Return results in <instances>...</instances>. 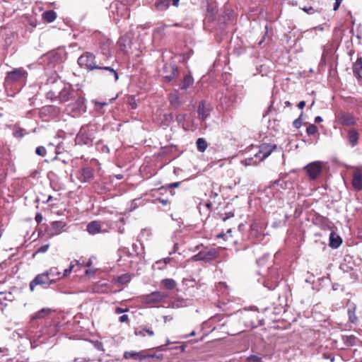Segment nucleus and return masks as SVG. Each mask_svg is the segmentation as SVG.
<instances>
[{"instance_id":"obj_19","label":"nucleus","mask_w":362,"mask_h":362,"mask_svg":"<svg viewBox=\"0 0 362 362\" xmlns=\"http://www.w3.org/2000/svg\"><path fill=\"white\" fill-rule=\"evenodd\" d=\"M98 70L103 71L104 76H105L108 78H113L114 81H115V82L119 78V76H118V74L117 73V71L111 66L105 65V63L103 62L100 65Z\"/></svg>"},{"instance_id":"obj_34","label":"nucleus","mask_w":362,"mask_h":362,"mask_svg":"<svg viewBox=\"0 0 362 362\" xmlns=\"http://www.w3.org/2000/svg\"><path fill=\"white\" fill-rule=\"evenodd\" d=\"M161 285L166 289L171 290L174 288L177 284L175 280L172 279H165L162 280Z\"/></svg>"},{"instance_id":"obj_64","label":"nucleus","mask_w":362,"mask_h":362,"mask_svg":"<svg viewBox=\"0 0 362 362\" xmlns=\"http://www.w3.org/2000/svg\"><path fill=\"white\" fill-rule=\"evenodd\" d=\"M123 311L124 310L122 308H116V313H118V314L122 313Z\"/></svg>"},{"instance_id":"obj_33","label":"nucleus","mask_w":362,"mask_h":362,"mask_svg":"<svg viewBox=\"0 0 362 362\" xmlns=\"http://www.w3.org/2000/svg\"><path fill=\"white\" fill-rule=\"evenodd\" d=\"M131 279V276L129 273H124L121 276H118L117 279H115V281L118 285H124L128 282H129Z\"/></svg>"},{"instance_id":"obj_26","label":"nucleus","mask_w":362,"mask_h":362,"mask_svg":"<svg viewBox=\"0 0 362 362\" xmlns=\"http://www.w3.org/2000/svg\"><path fill=\"white\" fill-rule=\"evenodd\" d=\"M168 99H169V102H170V105L174 108L177 109L180 106L181 101H180V95H179V93L177 90H175V92L170 93L168 95Z\"/></svg>"},{"instance_id":"obj_29","label":"nucleus","mask_w":362,"mask_h":362,"mask_svg":"<svg viewBox=\"0 0 362 362\" xmlns=\"http://www.w3.org/2000/svg\"><path fill=\"white\" fill-rule=\"evenodd\" d=\"M194 83V78L192 76L189 74L184 76L183 79L182 80L180 87L182 90H187L188 88H189Z\"/></svg>"},{"instance_id":"obj_21","label":"nucleus","mask_w":362,"mask_h":362,"mask_svg":"<svg viewBox=\"0 0 362 362\" xmlns=\"http://www.w3.org/2000/svg\"><path fill=\"white\" fill-rule=\"evenodd\" d=\"M352 185L357 191L362 189V173L359 170L354 171L353 174Z\"/></svg>"},{"instance_id":"obj_32","label":"nucleus","mask_w":362,"mask_h":362,"mask_svg":"<svg viewBox=\"0 0 362 362\" xmlns=\"http://www.w3.org/2000/svg\"><path fill=\"white\" fill-rule=\"evenodd\" d=\"M65 226L66 224L62 221H53L52 223V227L54 230V232L52 233L51 235L59 234Z\"/></svg>"},{"instance_id":"obj_36","label":"nucleus","mask_w":362,"mask_h":362,"mask_svg":"<svg viewBox=\"0 0 362 362\" xmlns=\"http://www.w3.org/2000/svg\"><path fill=\"white\" fill-rule=\"evenodd\" d=\"M197 150L199 152H204L208 146L206 141L203 138H199L196 142Z\"/></svg>"},{"instance_id":"obj_46","label":"nucleus","mask_w":362,"mask_h":362,"mask_svg":"<svg viewBox=\"0 0 362 362\" xmlns=\"http://www.w3.org/2000/svg\"><path fill=\"white\" fill-rule=\"evenodd\" d=\"M49 244L42 245L41 247H40L38 248V250H37V252L43 253V252H47L49 248Z\"/></svg>"},{"instance_id":"obj_24","label":"nucleus","mask_w":362,"mask_h":362,"mask_svg":"<svg viewBox=\"0 0 362 362\" xmlns=\"http://www.w3.org/2000/svg\"><path fill=\"white\" fill-rule=\"evenodd\" d=\"M172 262V259L170 257H166L163 259H160L156 261L153 265L152 269L153 270H163L167 269V265L170 264Z\"/></svg>"},{"instance_id":"obj_10","label":"nucleus","mask_w":362,"mask_h":362,"mask_svg":"<svg viewBox=\"0 0 362 362\" xmlns=\"http://www.w3.org/2000/svg\"><path fill=\"white\" fill-rule=\"evenodd\" d=\"M163 81L170 83L178 76V67L176 64L170 63L165 64L163 68Z\"/></svg>"},{"instance_id":"obj_43","label":"nucleus","mask_w":362,"mask_h":362,"mask_svg":"<svg viewBox=\"0 0 362 362\" xmlns=\"http://www.w3.org/2000/svg\"><path fill=\"white\" fill-rule=\"evenodd\" d=\"M186 115L180 114L177 116L176 120L180 125L184 126V122L185 120Z\"/></svg>"},{"instance_id":"obj_53","label":"nucleus","mask_w":362,"mask_h":362,"mask_svg":"<svg viewBox=\"0 0 362 362\" xmlns=\"http://www.w3.org/2000/svg\"><path fill=\"white\" fill-rule=\"evenodd\" d=\"M341 3V2L340 1L335 0V3H334V6H333V10L334 11H337L339 9V7Z\"/></svg>"},{"instance_id":"obj_16","label":"nucleus","mask_w":362,"mask_h":362,"mask_svg":"<svg viewBox=\"0 0 362 362\" xmlns=\"http://www.w3.org/2000/svg\"><path fill=\"white\" fill-rule=\"evenodd\" d=\"M276 148V145H269L263 144L259 146V151L255 154V157L259 158V161H262L270 156L272 152Z\"/></svg>"},{"instance_id":"obj_48","label":"nucleus","mask_w":362,"mask_h":362,"mask_svg":"<svg viewBox=\"0 0 362 362\" xmlns=\"http://www.w3.org/2000/svg\"><path fill=\"white\" fill-rule=\"evenodd\" d=\"M145 330H144V327H141L140 329H136L135 331V334L137 336L145 337Z\"/></svg>"},{"instance_id":"obj_20","label":"nucleus","mask_w":362,"mask_h":362,"mask_svg":"<svg viewBox=\"0 0 362 362\" xmlns=\"http://www.w3.org/2000/svg\"><path fill=\"white\" fill-rule=\"evenodd\" d=\"M210 110L211 108L209 105L206 104V102L204 100L201 101L199 104L197 110L199 117L202 120H204L209 115Z\"/></svg>"},{"instance_id":"obj_40","label":"nucleus","mask_w":362,"mask_h":362,"mask_svg":"<svg viewBox=\"0 0 362 362\" xmlns=\"http://www.w3.org/2000/svg\"><path fill=\"white\" fill-rule=\"evenodd\" d=\"M303 113L301 112L300 116L296 119L293 122V126L296 128V129H299L301 125H302V116H303Z\"/></svg>"},{"instance_id":"obj_3","label":"nucleus","mask_w":362,"mask_h":362,"mask_svg":"<svg viewBox=\"0 0 362 362\" xmlns=\"http://www.w3.org/2000/svg\"><path fill=\"white\" fill-rule=\"evenodd\" d=\"M97 133L96 128L91 124L83 125L75 138L76 145L90 146L93 144Z\"/></svg>"},{"instance_id":"obj_23","label":"nucleus","mask_w":362,"mask_h":362,"mask_svg":"<svg viewBox=\"0 0 362 362\" xmlns=\"http://www.w3.org/2000/svg\"><path fill=\"white\" fill-rule=\"evenodd\" d=\"M353 74L358 80L362 78V57H358L354 64Z\"/></svg>"},{"instance_id":"obj_17","label":"nucleus","mask_w":362,"mask_h":362,"mask_svg":"<svg viewBox=\"0 0 362 362\" xmlns=\"http://www.w3.org/2000/svg\"><path fill=\"white\" fill-rule=\"evenodd\" d=\"M314 223L324 230H332L334 227V223L329 218L321 215L315 216Z\"/></svg>"},{"instance_id":"obj_47","label":"nucleus","mask_w":362,"mask_h":362,"mask_svg":"<svg viewBox=\"0 0 362 362\" xmlns=\"http://www.w3.org/2000/svg\"><path fill=\"white\" fill-rule=\"evenodd\" d=\"M234 213L232 211H230L228 213L225 214V216L222 217L223 221H226L228 218L233 217Z\"/></svg>"},{"instance_id":"obj_14","label":"nucleus","mask_w":362,"mask_h":362,"mask_svg":"<svg viewBox=\"0 0 362 362\" xmlns=\"http://www.w3.org/2000/svg\"><path fill=\"white\" fill-rule=\"evenodd\" d=\"M126 6L124 2L115 0L110 5V9L112 13H116L118 17H125L128 15Z\"/></svg>"},{"instance_id":"obj_51","label":"nucleus","mask_w":362,"mask_h":362,"mask_svg":"<svg viewBox=\"0 0 362 362\" xmlns=\"http://www.w3.org/2000/svg\"><path fill=\"white\" fill-rule=\"evenodd\" d=\"M95 104L96 108H98V107H103L107 105L108 103H105V102L102 103V102L95 101Z\"/></svg>"},{"instance_id":"obj_54","label":"nucleus","mask_w":362,"mask_h":362,"mask_svg":"<svg viewBox=\"0 0 362 362\" xmlns=\"http://www.w3.org/2000/svg\"><path fill=\"white\" fill-rule=\"evenodd\" d=\"M144 330H145V334L146 333L148 336L152 337L154 335V332L153 330L144 327Z\"/></svg>"},{"instance_id":"obj_1","label":"nucleus","mask_w":362,"mask_h":362,"mask_svg":"<svg viewBox=\"0 0 362 362\" xmlns=\"http://www.w3.org/2000/svg\"><path fill=\"white\" fill-rule=\"evenodd\" d=\"M28 76V73L23 67L8 71L4 79L6 89L19 92L25 85Z\"/></svg>"},{"instance_id":"obj_45","label":"nucleus","mask_w":362,"mask_h":362,"mask_svg":"<svg viewBox=\"0 0 362 362\" xmlns=\"http://www.w3.org/2000/svg\"><path fill=\"white\" fill-rule=\"evenodd\" d=\"M315 30L323 31L324 30V28H323L322 25L315 26V27H313V28H312L310 29H308V30H305L304 32V33H312V32L315 31Z\"/></svg>"},{"instance_id":"obj_42","label":"nucleus","mask_w":362,"mask_h":362,"mask_svg":"<svg viewBox=\"0 0 362 362\" xmlns=\"http://www.w3.org/2000/svg\"><path fill=\"white\" fill-rule=\"evenodd\" d=\"M11 296V293H5L4 292H0V304L2 303L3 300H11V299L9 298Z\"/></svg>"},{"instance_id":"obj_60","label":"nucleus","mask_w":362,"mask_h":362,"mask_svg":"<svg viewBox=\"0 0 362 362\" xmlns=\"http://www.w3.org/2000/svg\"><path fill=\"white\" fill-rule=\"evenodd\" d=\"M158 201L164 206L167 205L168 203V199H159Z\"/></svg>"},{"instance_id":"obj_58","label":"nucleus","mask_w":362,"mask_h":362,"mask_svg":"<svg viewBox=\"0 0 362 362\" xmlns=\"http://www.w3.org/2000/svg\"><path fill=\"white\" fill-rule=\"evenodd\" d=\"M170 344V341L169 339L167 340L166 341V344L165 345H161L160 346L158 347V349L160 350V351H165V346L167 344Z\"/></svg>"},{"instance_id":"obj_4","label":"nucleus","mask_w":362,"mask_h":362,"mask_svg":"<svg viewBox=\"0 0 362 362\" xmlns=\"http://www.w3.org/2000/svg\"><path fill=\"white\" fill-rule=\"evenodd\" d=\"M61 273H40L30 282V288L33 291L34 287L40 285L44 288H47L52 284H55L62 277ZM66 276L64 273L63 276Z\"/></svg>"},{"instance_id":"obj_8","label":"nucleus","mask_w":362,"mask_h":362,"mask_svg":"<svg viewBox=\"0 0 362 362\" xmlns=\"http://www.w3.org/2000/svg\"><path fill=\"white\" fill-rule=\"evenodd\" d=\"M60 108L55 105H45L40 109L39 114L45 120L57 117L60 114Z\"/></svg>"},{"instance_id":"obj_9","label":"nucleus","mask_w":362,"mask_h":362,"mask_svg":"<svg viewBox=\"0 0 362 362\" xmlns=\"http://www.w3.org/2000/svg\"><path fill=\"white\" fill-rule=\"evenodd\" d=\"M81 90L74 89L71 86H65L59 93L58 98L62 103L69 102Z\"/></svg>"},{"instance_id":"obj_5","label":"nucleus","mask_w":362,"mask_h":362,"mask_svg":"<svg viewBox=\"0 0 362 362\" xmlns=\"http://www.w3.org/2000/svg\"><path fill=\"white\" fill-rule=\"evenodd\" d=\"M96 257H90L88 260L81 258L78 260H74L71 262L69 268H66L64 272H71L76 267V270H83L84 272H98L99 269L94 267Z\"/></svg>"},{"instance_id":"obj_55","label":"nucleus","mask_w":362,"mask_h":362,"mask_svg":"<svg viewBox=\"0 0 362 362\" xmlns=\"http://www.w3.org/2000/svg\"><path fill=\"white\" fill-rule=\"evenodd\" d=\"M13 134L16 137H21L23 136L22 130L15 131Z\"/></svg>"},{"instance_id":"obj_28","label":"nucleus","mask_w":362,"mask_h":362,"mask_svg":"<svg viewBox=\"0 0 362 362\" xmlns=\"http://www.w3.org/2000/svg\"><path fill=\"white\" fill-rule=\"evenodd\" d=\"M348 315L349 322L351 323H356L358 322V317L356 315V305L354 303H349Z\"/></svg>"},{"instance_id":"obj_7","label":"nucleus","mask_w":362,"mask_h":362,"mask_svg":"<svg viewBox=\"0 0 362 362\" xmlns=\"http://www.w3.org/2000/svg\"><path fill=\"white\" fill-rule=\"evenodd\" d=\"M40 59V63L52 67L54 66L55 64L60 63L62 61V53L58 50H52L42 56Z\"/></svg>"},{"instance_id":"obj_6","label":"nucleus","mask_w":362,"mask_h":362,"mask_svg":"<svg viewBox=\"0 0 362 362\" xmlns=\"http://www.w3.org/2000/svg\"><path fill=\"white\" fill-rule=\"evenodd\" d=\"M77 62L81 68L90 71L98 69L103 62L97 60L93 53L86 52L78 57Z\"/></svg>"},{"instance_id":"obj_44","label":"nucleus","mask_w":362,"mask_h":362,"mask_svg":"<svg viewBox=\"0 0 362 362\" xmlns=\"http://www.w3.org/2000/svg\"><path fill=\"white\" fill-rule=\"evenodd\" d=\"M301 9L304 12H305L306 13L310 14V15L315 13L316 11L315 9L312 6H308V7L304 6L303 8H301Z\"/></svg>"},{"instance_id":"obj_18","label":"nucleus","mask_w":362,"mask_h":362,"mask_svg":"<svg viewBox=\"0 0 362 362\" xmlns=\"http://www.w3.org/2000/svg\"><path fill=\"white\" fill-rule=\"evenodd\" d=\"M359 138L360 134L357 129L351 128L347 130L346 139L351 147H355L358 144Z\"/></svg>"},{"instance_id":"obj_59","label":"nucleus","mask_w":362,"mask_h":362,"mask_svg":"<svg viewBox=\"0 0 362 362\" xmlns=\"http://www.w3.org/2000/svg\"><path fill=\"white\" fill-rule=\"evenodd\" d=\"M322 120L323 119H322V117H320V116H317L315 118V123H320V122H322Z\"/></svg>"},{"instance_id":"obj_22","label":"nucleus","mask_w":362,"mask_h":362,"mask_svg":"<svg viewBox=\"0 0 362 362\" xmlns=\"http://www.w3.org/2000/svg\"><path fill=\"white\" fill-rule=\"evenodd\" d=\"M342 243L341 238L332 230L329 234V246L332 248L337 249Z\"/></svg>"},{"instance_id":"obj_57","label":"nucleus","mask_w":362,"mask_h":362,"mask_svg":"<svg viewBox=\"0 0 362 362\" xmlns=\"http://www.w3.org/2000/svg\"><path fill=\"white\" fill-rule=\"evenodd\" d=\"M305 102L303 100V101H300L298 103V107L299 109H303L305 107Z\"/></svg>"},{"instance_id":"obj_50","label":"nucleus","mask_w":362,"mask_h":362,"mask_svg":"<svg viewBox=\"0 0 362 362\" xmlns=\"http://www.w3.org/2000/svg\"><path fill=\"white\" fill-rule=\"evenodd\" d=\"M181 182H173V183H171V184H169L167 185V187L168 188H175V187H178L180 185Z\"/></svg>"},{"instance_id":"obj_31","label":"nucleus","mask_w":362,"mask_h":362,"mask_svg":"<svg viewBox=\"0 0 362 362\" xmlns=\"http://www.w3.org/2000/svg\"><path fill=\"white\" fill-rule=\"evenodd\" d=\"M42 18L47 23H52L57 18V13L53 10L46 11L42 13Z\"/></svg>"},{"instance_id":"obj_61","label":"nucleus","mask_w":362,"mask_h":362,"mask_svg":"<svg viewBox=\"0 0 362 362\" xmlns=\"http://www.w3.org/2000/svg\"><path fill=\"white\" fill-rule=\"evenodd\" d=\"M119 1H120V2H124V4H126V5L130 4L134 1V0H119Z\"/></svg>"},{"instance_id":"obj_56","label":"nucleus","mask_w":362,"mask_h":362,"mask_svg":"<svg viewBox=\"0 0 362 362\" xmlns=\"http://www.w3.org/2000/svg\"><path fill=\"white\" fill-rule=\"evenodd\" d=\"M145 233H146L148 235L150 234V231L148 230H146V229L141 230V231L140 233V235H139V237H141V236L144 235Z\"/></svg>"},{"instance_id":"obj_15","label":"nucleus","mask_w":362,"mask_h":362,"mask_svg":"<svg viewBox=\"0 0 362 362\" xmlns=\"http://www.w3.org/2000/svg\"><path fill=\"white\" fill-rule=\"evenodd\" d=\"M216 257V251L215 249H205L203 250H201L199 252H198L196 255L194 256V259L196 261H205L209 262L214 259H215Z\"/></svg>"},{"instance_id":"obj_27","label":"nucleus","mask_w":362,"mask_h":362,"mask_svg":"<svg viewBox=\"0 0 362 362\" xmlns=\"http://www.w3.org/2000/svg\"><path fill=\"white\" fill-rule=\"evenodd\" d=\"M81 176L83 182H90L93 178V171L89 167L83 168Z\"/></svg>"},{"instance_id":"obj_41","label":"nucleus","mask_w":362,"mask_h":362,"mask_svg":"<svg viewBox=\"0 0 362 362\" xmlns=\"http://www.w3.org/2000/svg\"><path fill=\"white\" fill-rule=\"evenodd\" d=\"M247 360L248 362H262V358L256 355L248 356Z\"/></svg>"},{"instance_id":"obj_39","label":"nucleus","mask_w":362,"mask_h":362,"mask_svg":"<svg viewBox=\"0 0 362 362\" xmlns=\"http://www.w3.org/2000/svg\"><path fill=\"white\" fill-rule=\"evenodd\" d=\"M35 153L41 157H44L47 154V150L44 146H40L36 148Z\"/></svg>"},{"instance_id":"obj_13","label":"nucleus","mask_w":362,"mask_h":362,"mask_svg":"<svg viewBox=\"0 0 362 362\" xmlns=\"http://www.w3.org/2000/svg\"><path fill=\"white\" fill-rule=\"evenodd\" d=\"M337 119L339 123L344 127H354L357 124L356 118L350 112H340L337 116Z\"/></svg>"},{"instance_id":"obj_11","label":"nucleus","mask_w":362,"mask_h":362,"mask_svg":"<svg viewBox=\"0 0 362 362\" xmlns=\"http://www.w3.org/2000/svg\"><path fill=\"white\" fill-rule=\"evenodd\" d=\"M308 177L310 180H315L322 170V165L320 161H314L304 167Z\"/></svg>"},{"instance_id":"obj_35","label":"nucleus","mask_w":362,"mask_h":362,"mask_svg":"<svg viewBox=\"0 0 362 362\" xmlns=\"http://www.w3.org/2000/svg\"><path fill=\"white\" fill-rule=\"evenodd\" d=\"M170 0H156L155 6L159 11H163L168 8Z\"/></svg>"},{"instance_id":"obj_38","label":"nucleus","mask_w":362,"mask_h":362,"mask_svg":"<svg viewBox=\"0 0 362 362\" xmlns=\"http://www.w3.org/2000/svg\"><path fill=\"white\" fill-rule=\"evenodd\" d=\"M318 132L317 126L315 124H310L306 129V133L308 135H314Z\"/></svg>"},{"instance_id":"obj_25","label":"nucleus","mask_w":362,"mask_h":362,"mask_svg":"<svg viewBox=\"0 0 362 362\" xmlns=\"http://www.w3.org/2000/svg\"><path fill=\"white\" fill-rule=\"evenodd\" d=\"M52 313V310L48 308H42L39 311L35 313L33 315L30 316L31 320H41L50 315Z\"/></svg>"},{"instance_id":"obj_12","label":"nucleus","mask_w":362,"mask_h":362,"mask_svg":"<svg viewBox=\"0 0 362 362\" xmlns=\"http://www.w3.org/2000/svg\"><path fill=\"white\" fill-rule=\"evenodd\" d=\"M168 295L167 293L160 291H155L143 296L142 302L148 305L158 303L168 298Z\"/></svg>"},{"instance_id":"obj_37","label":"nucleus","mask_w":362,"mask_h":362,"mask_svg":"<svg viewBox=\"0 0 362 362\" xmlns=\"http://www.w3.org/2000/svg\"><path fill=\"white\" fill-rule=\"evenodd\" d=\"M141 353L140 352H136V351H126L124 354V358L126 359H129L130 358H146V356H140Z\"/></svg>"},{"instance_id":"obj_63","label":"nucleus","mask_w":362,"mask_h":362,"mask_svg":"<svg viewBox=\"0 0 362 362\" xmlns=\"http://www.w3.org/2000/svg\"><path fill=\"white\" fill-rule=\"evenodd\" d=\"M179 1H180V0H173V5L174 6H178V4H179Z\"/></svg>"},{"instance_id":"obj_2","label":"nucleus","mask_w":362,"mask_h":362,"mask_svg":"<svg viewBox=\"0 0 362 362\" xmlns=\"http://www.w3.org/2000/svg\"><path fill=\"white\" fill-rule=\"evenodd\" d=\"M66 111L74 117L86 112L85 94L80 90L67 104Z\"/></svg>"},{"instance_id":"obj_49","label":"nucleus","mask_w":362,"mask_h":362,"mask_svg":"<svg viewBox=\"0 0 362 362\" xmlns=\"http://www.w3.org/2000/svg\"><path fill=\"white\" fill-rule=\"evenodd\" d=\"M35 218L37 223H40L43 220V216L40 213H37Z\"/></svg>"},{"instance_id":"obj_62","label":"nucleus","mask_w":362,"mask_h":362,"mask_svg":"<svg viewBox=\"0 0 362 362\" xmlns=\"http://www.w3.org/2000/svg\"><path fill=\"white\" fill-rule=\"evenodd\" d=\"M53 199V197L49 195L48 196L47 200L45 202H44L45 203H49Z\"/></svg>"},{"instance_id":"obj_30","label":"nucleus","mask_w":362,"mask_h":362,"mask_svg":"<svg viewBox=\"0 0 362 362\" xmlns=\"http://www.w3.org/2000/svg\"><path fill=\"white\" fill-rule=\"evenodd\" d=\"M86 230L90 234L94 235L101 231V226L98 221H91L87 225Z\"/></svg>"},{"instance_id":"obj_52","label":"nucleus","mask_w":362,"mask_h":362,"mask_svg":"<svg viewBox=\"0 0 362 362\" xmlns=\"http://www.w3.org/2000/svg\"><path fill=\"white\" fill-rule=\"evenodd\" d=\"M129 320V317L127 315H123L119 317V320L120 322H127Z\"/></svg>"}]
</instances>
